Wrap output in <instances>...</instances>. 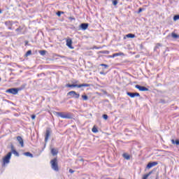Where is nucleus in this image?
<instances>
[{"label": "nucleus", "mask_w": 179, "mask_h": 179, "mask_svg": "<svg viewBox=\"0 0 179 179\" xmlns=\"http://www.w3.org/2000/svg\"><path fill=\"white\" fill-rule=\"evenodd\" d=\"M55 115L66 120H72L73 118V115L71 113L55 112Z\"/></svg>", "instance_id": "f257e3e1"}, {"label": "nucleus", "mask_w": 179, "mask_h": 179, "mask_svg": "<svg viewBox=\"0 0 179 179\" xmlns=\"http://www.w3.org/2000/svg\"><path fill=\"white\" fill-rule=\"evenodd\" d=\"M50 164L52 169L54 170V171H59V168L58 167V159L57 158H54L50 161Z\"/></svg>", "instance_id": "f03ea898"}, {"label": "nucleus", "mask_w": 179, "mask_h": 179, "mask_svg": "<svg viewBox=\"0 0 179 179\" xmlns=\"http://www.w3.org/2000/svg\"><path fill=\"white\" fill-rule=\"evenodd\" d=\"M67 96H70V99H79L80 97V94H78L75 91H70L67 93Z\"/></svg>", "instance_id": "7ed1b4c3"}, {"label": "nucleus", "mask_w": 179, "mask_h": 179, "mask_svg": "<svg viewBox=\"0 0 179 179\" xmlns=\"http://www.w3.org/2000/svg\"><path fill=\"white\" fill-rule=\"evenodd\" d=\"M10 157H12V152H8L6 156L3 159V162L4 164H8L10 160Z\"/></svg>", "instance_id": "20e7f679"}, {"label": "nucleus", "mask_w": 179, "mask_h": 179, "mask_svg": "<svg viewBox=\"0 0 179 179\" xmlns=\"http://www.w3.org/2000/svg\"><path fill=\"white\" fill-rule=\"evenodd\" d=\"M6 93H10V94H17V93H19V89L10 88L6 91Z\"/></svg>", "instance_id": "39448f33"}, {"label": "nucleus", "mask_w": 179, "mask_h": 179, "mask_svg": "<svg viewBox=\"0 0 179 179\" xmlns=\"http://www.w3.org/2000/svg\"><path fill=\"white\" fill-rule=\"evenodd\" d=\"M50 136H51V129L47 128L45 131V142H48Z\"/></svg>", "instance_id": "423d86ee"}, {"label": "nucleus", "mask_w": 179, "mask_h": 179, "mask_svg": "<svg viewBox=\"0 0 179 179\" xmlns=\"http://www.w3.org/2000/svg\"><path fill=\"white\" fill-rule=\"evenodd\" d=\"M136 89H138V90H140V92H149V88H147L145 86H141L139 85H136L135 86Z\"/></svg>", "instance_id": "0eeeda50"}, {"label": "nucleus", "mask_w": 179, "mask_h": 179, "mask_svg": "<svg viewBox=\"0 0 179 179\" xmlns=\"http://www.w3.org/2000/svg\"><path fill=\"white\" fill-rule=\"evenodd\" d=\"M127 96H129L131 99H134V97H141V94L138 92H127Z\"/></svg>", "instance_id": "6e6552de"}, {"label": "nucleus", "mask_w": 179, "mask_h": 179, "mask_svg": "<svg viewBox=\"0 0 179 179\" xmlns=\"http://www.w3.org/2000/svg\"><path fill=\"white\" fill-rule=\"evenodd\" d=\"M17 141L19 142L21 148H24V141H23V138H22V136H17Z\"/></svg>", "instance_id": "1a4fd4ad"}, {"label": "nucleus", "mask_w": 179, "mask_h": 179, "mask_svg": "<svg viewBox=\"0 0 179 179\" xmlns=\"http://www.w3.org/2000/svg\"><path fill=\"white\" fill-rule=\"evenodd\" d=\"M159 163L157 162H149L147 165V169H152V167H155V166H157Z\"/></svg>", "instance_id": "9d476101"}, {"label": "nucleus", "mask_w": 179, "mask_h": 179, "mask_svg": "<svg viewBox=\"0 0 179 179\" xmlns=\"http://www.w3.org/2000/svg\"><path fill=\"white\" fill-rule=\"evenodd\" d=\"M66 45L70 48L71 50H73V46H72V40L71 39H67L66 40Z\"/></svg>", "instance_id": "9b49d317"}, {"label": "nucleus", "mask_w": 179, "mask_h": 179, "mask_svg": "<svg viewBox=\"0 0 179 179\" xmlns=\"http://www.w3.org/2000/svg\"><path fill=\"white\" fill-rule=\"evenodd\" d=\"M87 27H89L88 23H82L80 25V29H81L82 30H87Z\"/></svg>", "instance_id": "f8f14e48"}, {"label": "nucleus", "mask_w": 179, "mask_h": 179, "mask_svg": "<svg viewBox=\"0 0 179 179\" xmlns=\"http://www.w3.org/2000/svg\"><path fill=\"white\" fill-rule=\"evenodd\" d=\"M10 148H11V154L13 153V155H15L16 156L19 157V152L16 151V150L15 149V146H13V145H11Z\"/></svg>", "instance_id": "ddd939ff"}, {"label": "nucleus", "mask_w": 179, "mask_h": 179, "mask_svg": "<svg viewBox=\"0 0 179 179\" xmlns=\"http://www.w3.org/2000/svg\"><path fill=\"white\" fill-rule=\"evenodd\" d=\"M51 153H52V156H57L58 155V150H57L55 148H52Z\"/></svg>", "instance_id": "4468645a"}, {"label": "nucleus", "mask_w": 179, "mask_h": 179, "mask_svg": "<svg viewBox=\"0 0 179 179\" xmlns=\"http://www.w3.org/2000/svg\"><path fill=\"white\" fill-rule=\"evenodd\" d=\"M120 55H124V53L119 52V53H114L112 56H109L110 58H115V57H120Z\"/></svg>", "instance_id": "2eb2a0df"}, {"label": "nucleus", "mask_w": 179, "mask_h": 179, "mask_svg": "<svg viewBox=\"0 0 179 179\" xmlns=\"http://www.w3.org/2000/svg\"><path fill=\"white\" fill-rule=\"evenodd\" d=\"M66 87H79V85L78 84H66Z\"/></svg>", "instance_id": "dca6fc26"}, {"label": "nucleus", "mask_w": 179, "mask_h": 179, "mask_svg": "<svg viewBox=\"0 0 179 179\" xmlns=\"http://www.w3.org/2000/svg\"><path fill=\"white\" fill-rule=\"evenodd\" d=\"M90 86V84H81V85H78V89H80V87H89Z\"/></svg>", "instance_id": "f3484780"}, {"label": "nucleus", "mask_w": 179, "mask_h": 179, "mask_svg": "<svg viewBox=\"0 0 179 179\" xmlns=\"http://www.w3.org/2000/svg\"><path fill=\"white\" fill-rule=\"evenodd\" d=\"M126 37H127V38H135V34H128L126 35Z\"/></svg>", "instance_id": "a211bd4d"}, {"label": "nucleus", "mask_w": 179, "mask_h": 179, "mask_svg": "<svg viewBox=\"0 0 179 179\" xmlns=\"http://www.w3.org/2000/svg\"><path fill=\"white\" fill-rule=\"evenodd\" d=\"M153 173V171H150L148 173L143 176V179H148V178Z\"/></svg>", "instance_id": "6ab92c4d"}, {"label": "nucleus", "mask_w": 179, "mask_h": 179, "mask_svg": "<svg viewBox=\"0 0 179 179\" xmlns=\"http://www.w3.org/2000/svg\"><path fill=\"white\" fill-rule=\"evenodd\" d=\"M171 143H172L173 145H179V140L177 139V140L174 141V139H172Z\"/></svg>", "instance_id": "aec40b11"}, {"label": "nucleus", "mask_w": 179, "mask_h": 179, "mask_svg": "<svg viewBox=\"0 0 179 179\" xmlns=\"http://www.w3.org/2000/svg\"><path fill=\"white\" fill-rule=\"evenodd\" d=\"M24 156H27V157H33V154L31 152H27L24 153Z\"/></svg>", "instance_id": "412c9836"}, {"label": "nucleus", "mask_w": 179, "mask_h": 179, "mask_svg": "<svg viewBox=\"0 0 179 179\" xmlns=\"http://www.w3.org/2000/svg\"><path fill=\"white\" fill-rule=\"evenodd\" d=\"M123 157L126 159V160H129V159H131V156H129V155L127 154H123Z\"/></svg>", "instance_id": "4be33fe9"}, {"label": "nucleus", "mask_w": 179, "mask_h": 179, "mask_svg": "<svg viewBox=\"0 0 179 179\" xmlns=\"http://www.w3.org/2000/svg\"><path fill=\"white\" fill-rule=\"evenodd\" d=\"M171 36H172L173 38H178V37H179L178 34H176L174 32H173L171 34Z\"/></svg>", "instance_id": "5701e85b"}, {"label": "nucleus", "mask_w": 179, "mask_h": 179, "mask_svg": "<svg viewBox=\"0 0 179 179\" xmlns=\"http://www.w3.org/2000/svg\"><path fill=\"white\" fill-rule=\"evenodd\" d=\"M92 131V132H94V134H97V132H99V130L97 129V128H96V127H94Z\"/></svg>", "instance_id": "b1692460"}, {"label": "nucleus", "mask_w": 179, "mask_h": 179, "mask_svg": "<svg viewBox=\"0 0 179 179\" xmlns=\"http://www.w3.org/2000/svg\"><path fill=\"white\" fill-rule=\"evenodd\" d=\"M173 20H174V22H176V20H179V15H174Z\"/></svg>", "instance_id": "393cba45"}, {"label": "nucleus", "mask_w": 179, "mask_h": 179, "mask_svg": "<svg viewBox=\"0 0 179 179\" xmlns=\"http://www.w3.org/2000/svg\"><path fill=\"white\" fill-rule=\"evenodd\" d=\"M100 54H110V51H108V50H102V51H100Z\"/></svg>", "instance_id": "a878e982"}, {"label": "nucleus", "mask_w": 179, "mask_h": 179, "mask_svg": "<svg viewBox=\"0 0 179 179\" xmlns=\"http://www.w3.org/2000/svg\"><path fill=\"white\" fill-rule=\"evenodd\" d=\"M82 99L85 101L89 100V97L87 96V95H82Z\"/></svg>", "instance_id": "bb28decb"}, {"label": "nucleus", "mask_w": 179, "mask_h": 179, "mask_svg": "<svg viewBox=\"0 0 179 179\" xmlns=\"http://www.w3.org/2000/svg\"><path fill=\"white\" fill-rule=\"evenodd\" d=\"M113 5H114V6H117V5H118V1L113 0Z\"/></svg>", "instance_id": "cd10ccee"}, {"label": "nucleus", "mask_w": 179, "mask_h": 179, "mask_svg": "<svg viewBox=\"0 0 179 179\" xmlns=\"http://www.w3.org/2000/svg\"><path fill=\"white\" fill-rule=\"evenodd\" d=\"M47 52L46 50H41L39 52V54H41V55H45V53Z\"/></svg>", "instance_id": "c85d7f7f"}, {"label": "nucleus", "mask_w": 179, "mask_h": 179, "mask_svg": "<svg viewBox=\"0 0 179 179\" xmlns=\"http://www.w3.org/2000/svg\"><path fill=\"white\" fill-rule=\"evenodd\" d=\"M29 55H31V50H28L26 54L25 57H29Z\"/></svg>", "instance_id": "c756f323"}, {"label": "nucleus", "mask_w": 179, "mask_h": 179, "mask_svg": "<svg viewBox=\"0 0 179 179\" xmlns=\"http://www.w3.org/2000/svg\"><path fill=\"white\" fill-rule=\"evenodd\" d=\"M100 66H103L104 69H107V68H108V65L104 64H101Z\"/></svg>", "instance_id": "7c9ffc66"}, {"label": "nucleus", "mask_w": 179, "mask_h": 179, "mask_svg": "<svg viewBox=\"0 0 179 179\" xmlns=\"http://www.w3.org/2000/svg\"><path fill=\"white\" fill-rule=\"evenodd\" d=\"M102 117H103V120H108V115H107L106 114L103 115Z\"/></svg>", "instance_id": "2f4dec72"}, {"label": "nucleus", "mask_w": 179, "mask_h": 179, "mask_svg": "<svg viewBox=\"0 0 179 179\" xmlns=\"http://www.w3.org/2000/svg\"><path fill=\"white\" fill-rule=\"evenodd\" d=\"M64 13V12L62 11H58L56 15H57L59 17L61 16V15H62Z\"/></svg>", "instance_id": "473e14b6"}, {"label": "nucleus", "mask_w": 179, "mask_h": 179, "mask_svg": "<svg viewBox=\"0 0 179 179\" xmlns=\"http://www.w3.org/2000/svg\"><path fill=\"white\" fill-rule=\"evenodd\" d=\"M159 47H162V43H157L155 48H159Z\"/></svg>", "instance_id": "72a5a7b5"}, {"label": "nucleus", "mask_w": 179, "mask_h": 179, "mask_svg": "<svg viewBox=\"0 0 179 179\" xmlns=\"http://www.w3.org/2000/svg\"><path fill=\"white\" fill-rule=\"evenodd\" d=\"M69 173H71V174H73V173H75V171H73V169H69Z\"/></svg>", "instance_id": "f704fd0d"}, {"label": "nucleus", "mask_w": 179, "mask_h": 179, "mask_svg": "<svg viewBox=\"0 0 179 179\" xmlns=\"http://www.w3.org/2000/svg\"><path fill=\"white\" fill-rule=\"evenodd\" d=\"M5 24H6V26L10 24V21H7V22H5Z\"/></svg>", "instance_id": "c9c22d12"}, {"label": "nucleus", "mask_w": 179, "mask_h": 179, "mask_svg": "<svg viewBox=\"0 0 179 179\" xmlns=\"http://www.w3.org/2000/svg\"><path fill=\"white\" fill-rule=\"evenodd\" d=\"M142 10H143V8H140L138 9V13H141V12H142Z\"/></svg>", "instance_id": "e433bc0d"}, {"label": "nucleus", "mask_w": 179, "mask_h": 179, "mask_svg": "<svg viewBox=\"0 0 179 179\" xmlns=\"http://www.w3.org/2000/svg\"><path fill=\"white\" fill-rule=\"evenodd\" d=\"M35 119H36V115H32L31 120H35Z\"/></svg>", "instance_id": "4c0bfd02"}, {"label": "nucleus", "mask_w": 179, "mask_h": 179, "mask_svg": "<svg viewBox=\"0 0 179 179\" xmlns=\"http://www.w3.org/2000/svg\"><path fill=\"white\" fill-rule=\"evenodd\" d=\"M69 20H75V17H69Z\"/></svg>", "instance_id": "58836bf2"}, {"label": "nucleus", "mask_w": 179, "mask_h": 179, "mask_svg": "<svg viewBox=\"0 0 179 179\" xmlns=\"http://www.w3.org/2000/svg\"><path fill=\"white\" fill-rule=\"evenodd\" d=\"M100 73H101V75H103L104 74V73H103V72H101Z\"/></svg>", "instance_id": "ea45409f"}, {"label": "nucleus", "mask_w": 179, "mask_h": 179, "mask_svg": "<svg viewBox=\"0 0 179 179\" xmlns=\"http://www.w3.org/2000/svg\"><path fill=\"white\" fill-rule=\"evenodd\" d=\"M80 162H83V159H80Z\"/></svg>", "instance_id": "a19ab883"}, {"label": "nucleus", "mask_w": 179, "mask_h": 179, "mask_svg": "<svg viewBox=\"0 0 179 179\" xmlns=\"http://www.w3.org/2000/svg\"><path fill=\"white\" fill-rule=\"evenodd\" d=\"M16 31H19V29H16Z\"/></svg>", "instance_id": "79ce46f5"}, {"label": "nucleus", "mask_w": 179, "mask_h": 179, "mask_svg": "<svg viewBox=\"0 0 179 179\" xmlns=\"http://www.w3.org/2000/svg\"><path fill=\"white\" fill-rule=\"evenodd\" d=\"M0 13H2V11L0 10Z\"/></svg>", "instance_id": "37998d69"}, {"label": "nucleus", "mask_w": 179, "mask_h": 179, "mask_svg": "<svg viewBox=\"0 0 179 179\" xmlns=\"http://www.w3.org/2000/svg\"><path fill=\"white\" fill-rule=\"evenodd\" d=\"M27 43H28V42H27V41H26V42H25V44H27Z\"/></svg>", "instance_id": "c03bdc74"}, {"label": "nucleus", "mask_w": 179, "mask_h": 179, "mask_svg": "<svg viewBox=\"0 0 179 179\" xmlns=\"http://www.w3.org/2000/svg\"><path fill=\"white\" fill-rule=\"evenodd\" d=\"M156 179H158V178L157 177Z\"/></svg>", "instance_id": "a18cd8bd"}, {"label": "nucleus", "mask_w": 179, "mask_h": 179, "mask_svg": "<svg viewBox=\"0 0 179 179\" xmlns=\"http://www.w3.org/2000/svg\"><path fill=\"white\" fill-rule=\"evenodd\" d=\"M0 82H1V78H0Z\"/></svg>", "instance_id": "49530a36"}]
</instances>
